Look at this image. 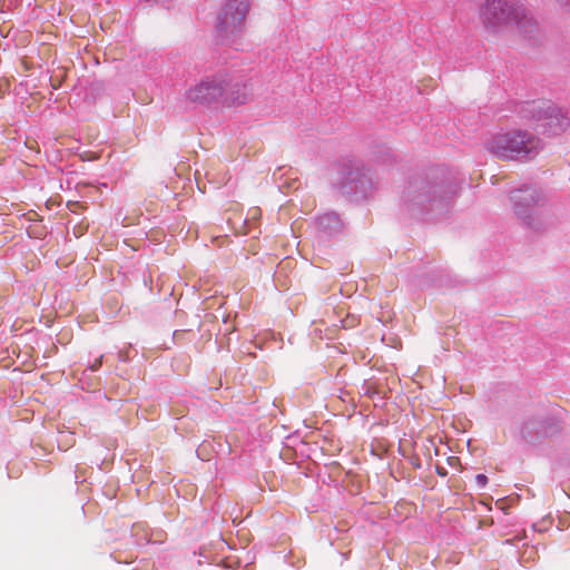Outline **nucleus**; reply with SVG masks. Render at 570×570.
<instances>
[{
    "label": "nucleus",
    "mask_w": 570,
    "mask_h": 570,
    "mask_svg": "<svg viewBox=\"0 0 570 570\" xmlns=\"http://www.w3.org/2000/svg\"><path fill=\"white\" fill-rule=\"evenodd\" d=\"M479 20L485 32L497 35L507 27L531 32L537 21L527 8L515 0H484L479 9Z\"/></svg>",
    "instance_id": "obj_1"
},
{
    "label": "nucleus",
    "mask_w": 570,
    "mask_h": 570,
    "mask_svg": "<svg viewBox=\"0 0 570 570\" xmlns=\"http://www.w3.org/2000/svg\"><path fill=\"white\" fill-rule=\"evenodd\" d=\"M529 111L533 114L532 118L538 121L544 134L558 135L570 126L569 116L549 102L532 104Z\"/></svg>",
    "instance_id": "obj_4"
},
{
    "label": "nucleus",
    "mask_w": 570,
    "mask_h": 570,
    "mask_svg": "<svg viewBox=\"0 0 570 570\" xmlns=\"http://www.w3.org/2000/svg\"><path fill=\"white\" fill-rule=\"evenodd\" d=\"M248 9L246 0H227L217 14L216 29L225 33L235 32L244 24Z\"/></svg>",
    "instance_id": "obj_5"
},
{
    "label": "nucleus",
    "mask_w": 570,
    "mask_h": 570,
    "mask_svg": "<svg viewBox=\"0 0 570 570\" xmlns=\"http://www.w3.org/2000/svg\"><path fill=\"white\" fill-rule=\"evenodd\" d=\"M188 99L200 104H218L226 107L245 102L246 95L239 86L225 88L216 77H207L199 85L190 88Z\"/></svg>",
    "instance_id": "obj_3"
},
{
    "label": "nucleus",
    "mask_w": 570,
    "mask_h": 570,
    "mask_svg": "<svg viewBox=\"0 0 570 570\" xmlns=\"http://www.w3.org/2000/svg\"><path fill=\"white\" fill-rule=\"evenodd\" d=\"M540 147V139L521 130L498 134L488 145L489 150L500 158L521 160L537 155Z\"/></svg>",
    "instance_id": "obj_2"
},
{
    "label": "nucleus",
    "mask_w": 570,
    "mask_h": 570,
    "mask_svg": "<svg viewBox=\"0 0 570 570\" xmlns=\"http://www.w3.org/2000/svg\"><path fill=\"white\" fill-rule=\"evenodd\" d=\"M561 7L568 8L570 10V0H556Z\"/></svg>",
    "instance_id": "obj_8"
},
{
    "label": "nucleus",
    "mask_w": 570,
    "mask_h": 570,
    "mask_svg": "<svg viewBox=\"0 0 570 570\" xmlns=\"http://www.w3.org/2000/svg\"><path fill=\"white\" fill-rule=\"evenodd\" d=\"M100 364H101V360H100V358H98V360H96V361L94 362V364L90 366V368H91L92 371H96V370L100 366Z\"/></svg>",
    "instance_id": "obj_9"
},
{
    "label": "nucleus",
    "mask_w": 570,
    "mask_h": 570,
    "mask_svg": "<svg viewBox=\"0 0 570 570\" xmlns=\"http://www.w3.org/2000/svg\"><path fill=\"white\" fill-rule=\"evenodd\" d=\"M475 483L478 484V487L484 488L487 485V483H488L487 475H484V474H476L475 475Z\"/></svg>",
    "instance_id": "obj_7"
},
{
    "label": "nucleus",
    "mask_w": 570,
    "mask_h": 570,
    "mask_svg": "<svg viewBox=\"0 0 570 570\" xmlns=\"http://www.w3.org/2000/svg\"><path fill=\"white\" fill-rule=\"evenodd\" d=\"M535 190L532 188H525L517 190L512 194L511 199L515 204V213L523 219H525L523 207H530L537 203Z\"/></svg>",
    "instance_id": "obj_6"
}]
</instances>
